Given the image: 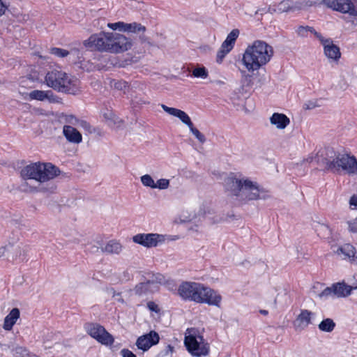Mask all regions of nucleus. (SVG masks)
Listing matches in <instances>:
<instances>
[{"label": "nucleus", "mask_w": 357, "mask_h": 357, "mask_svg": "<svg viewBox=\"0 0 357 357\" xmlns=\"http://www.w3.org/2000/svg\"><path fill=\"white\" fill-rule=\"evenodd\" d=\"M314 159L319 167L333 173L340 172L349 174L357 173V160L354 155L336 152L333 148L330 146L319 150ZM312 160V157H309L307 159V162Z\"/></svg>", "instance_id": "1"}, {"label": "nucleus", "mask_w": 357, "mask_h": 357, "mask_svg": "<svg viewBox=\"0 0 357 357\" xmlns=\"http://www.w3.org/2000/svg\"><path fill=\"white\" fill-rule=\"evenodd\" d=\"M20 174L24 180L33 179L40 182L38 191L52 193L56 189V185L53 182L45 183L57 176L60 170L52 163L36 162L25 166Z\"/></svg>", "instance_id": "2"}, {"label": "nucleus", "mask_w": 357, "mask_h": 357, "mask_svg": "<svg viewBox=\"0 0 357 357\" xmlns=\"http://www.w3.org/2000/svg\"><path fill=\"white\" fill-rule=\"evenodd\" d=\"M273 55V47L266 42L257 40L248 46L242 61L248 71H255L266 64Z\"/></svg>", "instance_id": "3"}, {"label": "nucleus", "mask_w": 357, "mask_h": 357, "mask_svg": "<svg viewBox=\"0 0 357 357\" xmlns=\"http://www.w3.org/2000/svg\"><path fill=\"white\" fill-rule=\"evenodd\" d=\"M45 80L49 87L59 92L76 95L80 91L79 80L61 70L49 71Z\"/></svg>", "instance_id": "4"}, {"label": "nucleus", "mask_w": 357, "mask_h": 357, "mask_svg": "<svg viewBox=\"0 0 357 357\" xmlns=\"http://www.w3.org/2000/svg\"><path fill=\"white\" fill-rule=\"evenodd\" d=\"M184 344L187 351L195 357L206 356L209 354V344L204 339L202 335L190 333L185 336Z\"/></svg>", "instance_id": "5"}, {"label": "nucleus", "mask_w": 357, "mask_h": 357, "mask_svg": "<svg viewBox=\"0 0 357 357\" xmlns=\"http://www.w3.org/2000/svg\"><path fill=\"white\" fill-rule=\"evenodd\" d=\"M110 32L102 31L91 35L89 39L84 40V45L91 50L110 53Z\"/></svg>", "instance_id": "6"}, {"label": "nucleus", "mask_w": 357, "mask_h": 357, "mask_svg": "<svg viewBox=\"0 0 357 357\" xmlns=\"http://www.w3.org/2000/svg\"><path fill=\"white\" fill-rule=\"evenodd\" d=\"M86 333L98 342L104 345H112L114 339L106 329L97 323H86L84 324Z\"/></svg>", "instance_id": "7"}, {"label": "nucleus", "mask_w": 357, "mask_h": 357, "mask_svg": "<svg viewBox=\"0 0 357 357\" xmlns=\"http://www.w3.org/2000/svg\"><path fill=\"white\" fill-rule=\"evenodd\" d=\"M266 198V194L259 188L256 183L245 179L244 185L241 188L237 200L239 202H247Z\"/></svg>", "instance_id": "8"}, {"label": "nucleus", "mask_w": 357, "mask_h": 357, "mask_svg": "<svg viewBox=\"0 0 357 357\" xmlns=\"http://www.w3.org/2000/svg\"><path fill=\"white\" fill-rule=\"evenodd\" d=\"M203 289V284L194 282H183L178 287V295L185 301L197 303L199 294ZM199 300H200L199 298Z\"/></svg>", "instance_id": "9"}, {"label": "nucleus", "mask_w": 357, "mask_h": 357, "mask_svg": "<svg viewBox=\"0 0 357 357\" xmlns=\"http://www.w3.org/2000/svg\"><path fill=\"white\" fill-rule=\"evenodd\" d=\"M321 2L333 10L357 17V1L356 0H322Z\"/></svg>", "instance_id": "10"}, {"label": "nucleus", "mask_w": 357, "mask_h": 357, "mask_svg": "<svg viewBox=\"0 0 357 357\" xmlns=\"http://www.w3.org/2000/svg\"><path fill=\"white\" fill-rule=\"evenodd\" d=\"M110 39V53H121L132 47V40L123 34L111 32Z\"/></svg>", "instance_id": "11"}, {"label": "nucleus", "mask_w": 357, "mask_h": 357, "mask_svg": "<svg viewBox=\"0 0 357 357\" xmlns=\"http://www.w3.org/2000/svg\"><path fill=\"white\" fill-rule=\"evenodd\" d=\"M132 241L144 247L153 248L165 242V237L164 235L156 233L137 234L132 237Z\"/></svg>", "instance_id": "12"}, {"label": "nucleus", "mask_w": 357, "mask_h": 357, "mask_svg": "<svg viewBox=\"0 0 357 357\" xmlns=\"http://www.w3.org/2000/svg\"><path fill=\"white\" fill-rule=\"evenodd\" d=\"M160 335L155 331L139 336L136 341L137 347L143 351H148L151 347L156 345L160 342Z\"/></svg>", "instance_id": "13"}, {"label": "nucleus", "mask_w": 357, "mask_h": 357, "mask_svg": "<svg viewBox=\"0 0 357 357\" xmlns=\"http://www.w3.org/2000/svg\"><path fill=\"white\" fill-rule=\"evenodd\" d=\"M198 303H207L209 305H214L219 307L222 300V297L216 291L212 289L205 287L203 284V289L201 290L199 294Z\"/></svg>", "instance_id": "14"}, {"label": "nucleus", "mask_w": 357, "mask_h": 357, "mask_svg": "<svg viewBox=\"0 0 357 357\" xmlns=\"http://www.w3.org/2000/svg\"><path fill=\"white\" fill-rule=\"evenodd\" d=\"M317 38L324 47V54L330 59L337 61L341 56L340 48L333 44L331 38H324L321 34H317Z\"/></svg>", "instance_id": "15"}, {"label": "nucleus", "mask_w": 357, "mask_h": 357, "mask_svg": "<svg viewBox=\"0 0 357 357\" xmlns=\"http://www.w3.org/2000/svg\"><path fill=\"white\" fill-rule=\"evenodd\" d=\"M225 183L226 190L231 196L236 197V199H238L241 188L244 185V180L229 176L225 179Z\"/></svg>", "instance_id": "16"}, {"label": "nucleus", "mask_w": 357, "mask_h": 357, "mask_svg": "<svg viewBox=\"0 0 357 357\" xmlns=\"http://www.w3.org/2000/svg\"><path fill=\"white\" fill-rule=\"evenodd\" d=\"M159 289L158 285L155 284L153 280H149L146 282L137 284L134 288V292L139 296H146L153 294Z\"/></svg>", "instance_id": "17"}, {"label": "nucleus", "mask_w": 357, "mask_h": 357, "mask_svg": "<svg viewBox=\"0 0 357 357\" xmlns=\"http://www.w3.org/2000/svg\"><path fill=\"white\" fill-rule=\"evenodd\" d=\"M315 313L308 310H301L300 314L296 317L294 321V326L296 329L304 330L310 324H312V319Z\"/></svg>", "instance_id": "18"}, {"label": "nucleus", "mask_w": 357, "mask_h": 357, "mask_svg": "<svg viewBox=\"0 0 357 357\" xmlns=\"http://www.w3.org/2000/svg\"><path fill=\"white\" fill-rule=\"evenodd\" d=\"M63 133L66 139L70 143L79 144L82 141V134L72 126H64Z\"/></svg>", "instance_id": "19"}, {"label": "nucleus", "mask_w": 357, "mask_h": 357, "mask_svg": "<svg viewBox=\"0 0 357 357\" xmlns=\"http://www.w3.org/2000/svg\"><path fill=\"white\" fill-rule=\"evenodd\" d=\"M335 253L344 259L355 261L357 259V252L354 247L351 244H344L339 247Z\"/></svg>", "instance_id": "20"}, {"label": "nucleus", "mask_w": 357, "mask_h": 357, "mask_svg": "<svg viewBox=\"0 0 357 357\" xmlns=\"http://www.w3.org/2000/svg\"><path fill=\"white\" fill-rule=\"evenodd\" d=\"M29 98L31 100H37L40 101H43L47 99L51 102H57V97L54 95L53 92L50 90L48 91H40V90H33L30 92Z\"/></svg>", "instance_id": "21"}, {"label": "nucleus", "mask_w": 357, "mask_h": 357, "mask_svg": "<svg viewBox=\"0 0 357 357\" xmlns=\"http://www.w3.org/2000/svg\"><path fill=\"white\" fill-rule=\"evenodd\" d=\"M270 122L278 129L282 130L290 123V119L284 114L275 112L271 116Z\"/></svg>", "instance_id": "22"}, {"label": "nucleus", "mask_w": 357, "mask_h": 357, "mask_svg": "<svg viewBox=\"0 0 357 357\" xmlns=\"http://www.w3.org/2000/svg\"><path fill=\"white\" fill-rule=\"evenodd\" d=\"M334 289V296L337 298L346 297L351 294L353 285H347L344 282H337L333 284Z\"/></svg>", "instance_id": "23"}, {"label": "nucleus", "mask_w": 357, "mask_h": 357, "mask_svg": "<svg viewBox=\"0 0 357 357\" xmlns=\"http://www.w3.org/2000/svg\"><path fill=\"white\" fill-rule=\"evenodd\" d=\"M20 310L18 308H13L9 312V314L5 317L3 323V328L6 331H10L12 329L14 324L20 317Z\"/></svg>", "instance_id": "24"}, {"label": "nucleus", "mask_w": 357, "mask_h": 357, "mask_svg": "<svg viewBox=\"0 0 357 357\" xmlns=\"http://www.w3.org/2000/svg\"><path fill=\"white\" fill-rule=\"evenodd\" d=\"M9 253L7 254V259L8 260H15L21 256L25 255L26 249L25 246L23 245L22 243L14 245V243H10Z\"/></svg>", "instance_id": "25"}, {"label": "nucleus", "mask_w": 357, "mask_h": 357, "mask_svg": "<svg viewBox=\"0 0 357 357\" xmlns=\"http://www.w3.org/2000/svg\"><path fill=\"white\" fill-rule=\"evenodd\" d=\"M102 251L107 254H119L122 250V245L115 240H111L107 243Z\"/></svg>", "instance_id": "26"}, {"label": "nucleus", "mask_w": 357, "mask_h": 357, "mask_svg": "<svg viewBox=\"0 0 357 357\" xmlns=\"http://www.w3.org/2000/svg\"><path fill=\"white\" fill-rule=\"evenodd\" d=\"M239 30L233 29L227 36L225 40L222 43V47L231 50L234 46L235 42L238 37Z\"/></svg>", "instance_id": "27"}, {"label": "nucleus", "mask_w": 357, "mask_h": 357, "mask_svg": "<svg viewBox=\"0 0 357 357\" xmlns=\"http://www.w3.org/2000/svg\"><path fill=\"white\" fill-rule=\"evenodd\" d=\"M335 322L331 318L324 319L318 325L319 331L325 333H331L335 328Z\"/></svg>", "instance_id": "28"}, {"label": "nucleus", "mask_w": 357, "mask_h": 357, "mask_svg": "<svg viewBox=\"0 0 357 357\" xmlns=\"http://www.w3.org/2000/svg\"><path fill=\"white\" fill-rule=\"evenodd\" d=\"M146 28L144 26H142L139 23L133 22V23H125L124 31L127 32L136 33L140 31H145Z\"/></svg>", "instance_id": "29"}, {"label": "nucleus", "mask_w": 357, "mask_h": 357, "mask_svg": "<svg viewBox=\"0 0 357 357\" xmlns=\"http://www.w3.org/2000/svg\"><path fill=\"white\" fill-rule=\"evenodd\" d=\"M174 116L178 118L181 122L186 125L189 128L193 125L190 116L185 112L181 109H177Z\"/></svg>", "instance_id": "30"}, {"label": "nucleus", "mask_w": 357, "mask_h": 357, "mask_svg": "<svg viewBox=\"0 0 357 357\" xmlns=\"http://www.w3.org/2000/svg\"><path fill=\"white\" fill-rule=\"evenodd\" d=\"M296 32L298 36L303 37V38L307 36V32H310V33H313L316 37H317V34H321L320 33L316 31L313 27L309 26H300L298 27Z\"/></svg>", "instance_id": "31"}, {"label": "nucleus", "mask_w": 357, "mask_h": 357, "mask_svg": "<svg viewBox=\"0 0 357 357\" xmlns=\"http://www.w3.org/2000/svg\"><path fill=\"white\" fill-rule=\"evenodd\" d=\"M294 9V3L291 0L282 1L278 6V10L280 13L288 12Z\"/></svg>", "instance_id": "32"}, {"label": "nucleus", "mask_w": 357, "mask_h": 357, "mask_svg": "<svg viewBox=\"0 0 357 357\" xmlns=\"http://www.w3.org/2000/svg\"><path fill=\"white\" fill-rule=\"evenodd\" d=\"M50 53L58 57L63 58L70 54L72 52L61 48L52 47L50 49Z\"/></svg>", "instance_id": "33"}, {"label": "nucleus", "mask_w": 357, "mask_h": 357, "mask_svg": "<svg viewBox=\"0 0 357 357\" xmlns=\"http://www.w3.org/2000/svg\"><path fill=\"white\" fill-rule=\"evenodd\" d=\"M208 71L204 67L196 68L192 70V75L195 77L205 79L208 77Z\"/></svg>", "instance_id": "34"}, {"label": "nucleus", "mask_w": 357, "mask_h": 357, "mask_svg": "<svg viewBox=\"0 0 357 357\" xmlns=\"http://www.w3.org/2000/svg\"><path fill=\"white\" fill-rule=\"evenodd\" d=\"M14 352L13 356L15 357H30V354L25 347H17Z\"/></svg>", "instance_id": "35"}, {"label": "nucleus", "mask_w": 357, "mask_h": 357, "mask_svg": "<svg viewBox=\"0 0 357 357\" xmlns=\"http://www.w3.org/2000/svg\"><path fill=\"white\" fill-rule=\"evenodd\" d=\"M141 182L144 186L155 188V182L152 177L149 174H145L141 176Z\"/></svg>", "instance_id": "36"}, {"label": "nucleus", "mask_w": 357, "mask_h": 357, "mask_svg": "<svg viewBox=\"0 0 357 357\" xmlns=\"http://www.w3.org/2000/svg\"><path fill=\"white\" fill-rule=\"evenodd\" d=\"M189 129L200 143L203 144L206 142L205 136L202 133H201L198 129L195 128L194 125H192V126L190 127Z\"/></svg>", "instance_id": "37"}, {"label": "nucleus", "mask_w": 357, "mask_h": 357, "mask_svg": "<svg viewBox=\"0 0 357 357\" xmlns=\"http://www.w3.org/2000/svg\"><path fill=\"white\" fill-rule=\"evenodd\" d=\"M330 296H334V289L333 286L325 288L319 294L320 298H328Z\"/></svg>", "instance_id": "38"}, {"label": "nucleus", "mask_w": 357, "mask_h": 357, "mask_svg": "<svg viewBox=\"0 0 357 357\" xmlns=\"http://www.w3.org/2000/svg\"><path fill=\"white\" fill-rule=\"evenodd\" d=\"M169 185V181L165 178H160L158 180L157 183H155V188L160 190H165L168 188Z\"/></svg>", "instance_id": "39"}, {"label": "nucleus", "mask_w": 357, "mask_h": 357, "mask_svg": "<svg viewBox=\"0 0 357 357\" xmlns=\"http://www.w3.org/2000/svg\"><path fill=\"white\" fill-rule=\"evenodd\" d=\"M231 50H229L227 48H223L221 46L220 50L217 53V58H216L217 63H221L223 59L226 56V54H227Z\"/></svg>", "instance_id": "40"}, {"label": "nucleus", "mask_w": 357, "mask_h": 357, "mask_svg": "<svg viewBox=\"0 0 357 357\" xmlns=\"http://www.w3.org/2000/svg\"><path fill=\"white\" fill-rule=\"evenodd\" d=\"M103 117L107 121L109 126H112V124L116 123V116L115 115L110 111H107V112L103 113Z\"/></svg>", "instance_id": "41"}, {"label": "nucleus", "mask_w": 357, "mask_h": 357, "mask_svg": "<svg viewBox=\"0 0 357 357\" xmlns=\"http://www.w3.org/2000/svg\"><path fill=\"white\" fill-rule=\"evenodd\" d=\"M125 22H118L115 23H108L107 26L112 30L124 31Z\"/></svg>", "instance_id": "42"}, {"label": "nucleus", "mask_w": 357, "mask_h": 357, "mask_svg": "<svg viewBox=\"0 0 357 357\" xmlns=\"http://www.w3.org/2000/svg\"><path fill=\"white\" fill-rule=\"evenodd\" d=\"M146 307L151 312H154L155 313H159L160 312L159 306L153 301H149L146 303Z\"/></svg>", "instance_id": "43"}, {"label": "nucleus", "mask_w": 357, "mask_h": 357, "mask_svg": "<svg viewBox=\"0 0 357 357\" xmlns=\"http://www.w3.org/2000/svg\"><path fill=\"white\" fill-rule=\"evenodd\" d=\"M113 86L118 90H124L128 87V82L122 80L115 81Z\"/></svg>", "instance_id": "44"}, {"label": "nucleus", "mask_w": 357, "mask_h": 357, "mask_svg": "<svg viewBox=\"0 0 357 357\" xmlns=\"http://www.w3.org/2000/svg\"><path fill=\"white\" fill-rule=\"evenodd\" d=\"M174 350V348L171 344H168L165 347V348L160 351V355L162 356H172Z\"/></svg>", "instance_id": "45"}, {"label": "nucleus", "mask_w": 357, "mask_h": 357, "mask_svg": "<svg viewBox=\"0 0 357 357\" xmlns=\"http://www.w3.org/2000/svg\"><path fill=\"white\" fill-rule=\"evenodd\" d=\"M79 120L73 115H67L66 116V122L73 126H76Z\"/></svg>", "instance_id": "46"}, {"label": "nucleus", "mask_w": 357, "mask_h": 357, "mask_svg": "<svg viewBox=\"0 0 357 357\" xmlns=\"http://www.w3.org/2000/svg\"><path fill=\"white\" fill-rule=\"evenodd\" d=\"M349 229L351 232H357V218L353 221L348 222Z\"/></svg>", "instance_id": "47"}, {"label": "nucleus", "mask_w": 357, "mask_h": 357, "mask_svg": "<svg viewBox=\"0 0 357 357\" xmlns=\"http://www.w3.org/2000/svg\"><path fill=\"white\" fill-rule=\"evenodd\" d=\"M10 243H8V245L0 248V257H3V256L7 257V254L9 253V252H10Z\"/></svg>", "instance_id": "48"}, {"label": "nucleus", "mask_w": 357, "mask_h": 357, "mask_svg": "<svg viewBox=\"0 0 357 357\" xmlns=\"http://www.w3.org/2000/svg\"><path fill=\"white\" fill-rule=\"evenodd\" d=\"M161 107L162 108V109L165 112H166L167 113H168L169 114L172 115V116H174V114L176 113V112L177 110L176 108L169 107L163 104L161 105Z\"/></svg>", "instance_id": "49"}, {"label": "nucleus", "mask_w": 357, "mask_h": 357, "mask_svg": "<svg viewBox=\"0 0 357 357\" xmlns=\"http://www.w3.org/2000/svg\"><path fill=\"white\" fill-rule=\"evenodd\" d=\"M121 354L122 357H136V355L128 349H123Z\"/></svg>", "instance_id": "50"}, {"label": "nucleus", "mask_w": 357, "mask_h": 357, "mask_svg": "<svg viewBox=\"0 0 357 357\" xmlns=\"http://www.w3.org/2000/svg\"><path fill=\"white\" fill-rule=\"evenodd\" d=\"M151 280H153L155 282V284L158 285V284H162L164 280V277L161 274H156L153 275V278Z\"/></svg>", "instance_id": "51"}, {"label": "nucleus", "mask_w": 357, "mask_h": 357, "mask_svg": "<svg viewBox=\"0 0 357 357\" xmlns=\"http://www.w3.org/2000/svg\"><path fill=\"white\" fill-rule=\"evenodd\" d=\"M316 107H317V105L315 104V102H312V101H309L304 105V107L306 109H312Z\"/></svg>", "instance_id": "52"}, {"label": "nucleus", "mask_w": 357, "mask_h": 357, "mask_svg": "<svg viewBox=\"0 0 357 357\" xmlns=\"http://www.w3.org/2000/svg\"><path fill=\"white\" fill-rule=\"evenodd\" d=\"M349 204L351 206H354L355 208H357V195H354L351 197Z\"/></svg>", "instance_id": "53"}, {"label": "nucleus", "mask_w": 357, "mask_h": 357, "mask_svg": "<svg viewBox=\"0 0 357 357\" xmlns=\"http://www.w3.org/2000/svg\"><path fill=\"white\" fill-rule=\"evenodd\" d=\"M7 6L0 0V17L5 13Z\"/></svg>", "instance_id": "54"}, {"label": "nucleus", "mask_w": 357, "mask_h": 357, "mask_svg": "<svg viewBox=\"0 0 357 357\" xmlns=\"http://www.w3.org/2000/svg\"><path fill=\"white\" fill-rule=\"evenodd\" d=\"M117 296L116 300L119 302L123 303V300L121 296V294L119 293H116L114 291H113V297Z\"/></svg>", "instance_id": "55"}, {"label": "nucleus", "mask_w": 357, "mask_h": 357, "mask_svg": "<svg viewBox=\"0 0 357 357\" xmlns=\"http://www.w3.org/2000/svg\"><path fill=\"white\" fill-rule=\"evenodd\" d=\"M82 58H73L72 59V61L74 62V63H77V62H81L82 61Z\"/></svg>", "instance_id": "56"}, {"label": "nucleus", "mask_w": 357, "mask_h": 357, "mask_svg": "<svg viewBox=\"0 0 357 357\" xmlns=\"http://www.w3.org/2000/svg\"><path fill=\"white\" fill-rule=\"evenodd\" d=\"M259 312L263 315H267L268 314V312L266 310H260Z\"/></svg>", "instance_id": "57"}, {"label": "nucleus", "mask_w": 357, "mask_h": 357, "mask_svg": "<svg viewBox=\"0 0 357 357\" xmlns=\"http://www.w3.org/2000/svg\"><path fill=\"white\" fill-rule=\"evenodd\" d=\"M215 83H216L217 84H223V82L220 81V80H218V81H216V82H215Z\"/></svg>", "instance_id": "58"}, {"label": "nucleus", "mask_w": 357, "mask_h": 357, "mask_svg": "<svg viewBox=\"0 0 357 357\" xmlns=\"http://www.w3.org/2000/svg\"><path fill=\"white\" fill-rule=\"evenodd\" d=\"M353 288H354V289H357V283L353 284Z\"/></svg>", "instance_id": "59"}, {"label": "nucleus", "mask_w": 357, "mask_h": 357, "mask_svg": "<svg viewBox=\"0 0 357 357\" xmlns=\"http://www.w3.org/2000/svg\"><path fill=\"white\" fill-rule=\"evenodd\" d=\"M93 248H94L96 250H98V247H96V246L93 247Z\"/></svg>", "instance_id": "60"}, {"label": "nucleus", "mask_w": 357, "mask_h": 357, "mask_svg": "<svg viewBox=\"0 0 357 357\" xmlns=\"http://www.w3.org/2000/svg\"><path fill=\"white\" fill-rule=\"evenodd\" d=\"M82 123L86 124V121H82Z\"/></svg>", "instance_id": "61"}]
</instances>
